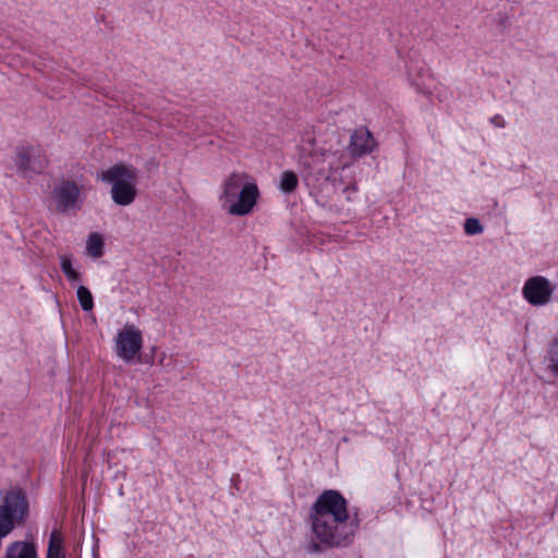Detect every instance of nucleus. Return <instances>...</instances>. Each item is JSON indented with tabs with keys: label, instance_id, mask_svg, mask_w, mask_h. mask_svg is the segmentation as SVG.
Wrapping results in <instances>:
<instances>
[{
	"label": "nucleus",
	"instance_id": "3",
	"mask_svg": "<svg viewBox=\"0 0 558 558\" xmlns=\"http://www.w3.org/2000/svg\"><path fill=\"white\" fill-rule=\"evenodd\" d=\"M260 198L256 179L245 171H232L220 183L218 201L230 216L251 215Z\"/></svg>",
	"mask_w": 558,
	"mask_h": 558
},
{
	"label": "nucleus",
	"instance_id": "11",
	"mask_svg": "<svg viewBox=\"0 0 558 558\" xmlns=\"http://www.w3.org/2000/svg\"><path fill=\"white\" fill-rule=\"evenodd\" d=\"M104 239L101 234L93 232L86 241V253L93 258H99L104 254Z\"/></svg>",
	"mask_w": 558,
	"mask_h": 558
},
{
	"label": "nucleus",
	"instance_id": "18",
	"mask_svg": "<svg viewBox=\"0 0 558 558\" xmlns=\"http://www.w3.org/2000/svg\"><path fill=\"white\" fill-rule=\"evenodd\" d=\"M490 123L493 125H495L496 128H505L506 126V121H505L504 117L500 114H496V116L492 117Z\"/></svg>",
	"mask_w": 558,
	"mask_h": 558
},
{
	"label": "nucleus",
	"instance_id": "5",
	"mask_svg": "<svg viewBox=\"0 0 558 558\" xmlns=\"http://www.w3.org/2000/svg\"><path fill=\"white\" fill-rule=\"evenodd\" d=\"M85 198V186L70 179L59 181L50 193V204L60 214H76Z\"/></svg>",
	"mask_w": 558,
	"mask_h": 558
},
{
	"label": "nucleus",
	"instance_id": "8",
	"mask_svg": "<svg viewBox=\"0 0 558 558\" xmlns=\"http://www.w3.org/2000/svg\"><path fill=\"white\" fill-rule=\"evenodd\" d=\"M554 290L547 278L535 276L525 281L522 294L531 305L543 306L550 302Z\"/></svg>",
	"mask_w": 558,
	"mask_h": 558
},
{
	"label": "nucleus",
	"instance_id": "13",
	"mask_svg": "<svg viewBox=\"0 0 558 558\" xmlns=\"http://www.w3.org/2000/svg\"><path fill=\"white\" fill-rule=\"evenodd\" d=\"M47 558H64L62 551V536L58 531H52L50 534Z\"/></svg>",
	"mask_w": 558,
	"mask_h": 558
},
{
	"label": "nucleus",
	"instance_id": "12",
	"mask_svg": "<svg viewBox=\"0 0 558 558\" xmlns=\"http://www.w3.org/2000/svg\"><path fill=\"white\" fill-rule=\"evenodd\" d=\"M299 179L298 175L291 171L286 170L280 175L279 190L284 194L294 192L298 187Z\"/></svg>",
	"mask_w": 558,
	"mask_h": 558
},
{
	"label": "nucleus",
	"instance_id": "14",
	"mask_svg": "<svg viewBox=\"0 0 558 558\" xmlns=\"http://www.w3.org/2000/svg\"><path fill=\"white\" fill-rule=\"evenodd\" d=\"M60 267L69 281L74 282L80 279L78 271L73 268L71 256H69V255L60 256Z\"/></svg>",
	"mask_w": 558,
	"mask_h": 558
},
{
	"label": "nucleus",
	"instance_id": "19",
	"mask_svg": "<svg viewBox=\"0 0 558 558\" xmlns=\"http://www.w3.org/2000/svg\"><path fill=\"white\" fill-rule=\"evenodd\" d=\"M320 550L319 544H312L310 547L311 553H318Z\"/></svg>",
	"mask_w": 558,
	"mask_h": 558
},
{
	"label": "nucleus",
	"instance_id": "10",
	"mask_svg": "<svg viewBox=\"0 0 558 558\" xmlns=\"http://www.w3.org/2000/svg\"><path fill=\"white\" fill-rule=\"evenodd\" d=\"M544 360L547 371L558 378V336L548 343Z\"/></svg>",
	"mask_w": 558,
	"mask_h": 558
},
{
	"label": "nucleus",
	"instance_id": "9",
	"mask_svg": "<svg viewBox=\"0 0 558 558\" xmlns=\"http://www.w3.org/2000/svg\"><path fill=\"white\" fill-rule=\"evenodd\" d=\"M3 558H38V555L34 543L16 541L5 548Z\"/></svg>",
	"mask_w": 558,
	"mask_h": 558
},
{
	"label": "nucleus",
	"instance_id": "1",
	"mask_svg": "<svg viewBox=\"0 0 558 558\" xmlns=\"http://www.w3.org/2000/svg\"><path fill=\"white\" fill-rule=\"evenodd\" d=\"M376 147L372 133L366 128L353 131L345 151L340 135L331 132L328 141L317 149L306 153L301 147L298 163L302 169L303 180L310 189L311 195L322 207L330 206L331 195L338 182L337 172L349 168L352 158H360L371 154Z\"/></svg>",
	"mask_w": 558,
	"mask_h": 558
},
{
	"label": "nucleus",
	"instance_id": "17",
	"mask_svg": "<svg viewBox=\"0 0 558 558\" xmlns=\"http://www.w3.org/2000/svg\"><path fill=\"white\" fill-rule=\"evenodd\" d=\"M357 191H359V186H357L356 182H352L343 187L342 194L344 195L347 202H354Z\"/></svg>",
	"mask_w": 558,
	"mask_h": 558
},
{
	"label": "nucleus",
	"instance_id": "4",
	"mask_svg": "<svg viewBox=\"0 0 558 558\" xmlns=\"http://www.w3.org/2000/svg\"><path fill=\"white\" fill-rule=\"evenodd\" d=\"M137 177V170L123 162L116 163L97 174V179L111 184V198L119 206H129L135 201Z\"/></svg>",
	"mask_w": 558,
	"mask_h": 558
},
{
	"label": "nucleus",
	"instance_id": "15",
	"mask_svg": "<svg viewBox=\"0 0 558 558\" xmlns=\"http://www.w3.org/2000/svg\"><path fill=\"white\" fill-rule=\"evenodd\" d=\"M77 300L83 311L89 312L94 307V300L88 288L80 286L76 291Z\"/></svg>",
	"mask_w": 558,
	"mask_h": 558
},
{
	"label": "nucleus",
	"instance_id": "2",
	"mask_svg": "<svg viewBox=\"0 0 558 558\" xmlns=\"http://www.w3.org/2000/svg\"><path fill=\"white\" fill-rule=\"evenodd\" d=\"M311 531L319 544L329 548L350 545L359 527L352 519L348 501L333 489L324 490L310 509Z\"/></svg>",
	"mask_w": 558,
	"mask_h": 558
},
{
	"label": "nucleus",
	"instance_id": "16",
	"mask_svg": "<svg viewBox=\"0 0 558 558\" xmlns=\"http://www.w3.org/2000/svg\"><path fill=\"white\" fill-rule=\"evenodd\" d=\"M484 231V227L477 218H468L464 222V232L468 235L481 234Z\"/></svg>",
	"mask_w": 558,
	"mask_h": 558
},
{
	"label": "nucleus",
	"instance_id": "6",
	"mask_svg": "<svg viewBox=\"0 0 558 558\" xmlns=\"http://www.w3.org/2000/svg\"><path fill=\"white\" fill-rule=\"evenodd\" d=\"M143 333L133 324H125L114 337V351L125 363L133 362L143 348Z\"/></svg>",
	"mask_w": 558,
	"mask_h": 558
},
{
	"label": "nucleus",
	"instance_id": "7",
	"mask_svg": "<svg viewBox=\"0 0 558 558\" xmlns=\"http://www.w3.org/2000/svg\"><path fill=\"white\" fill-rule=\"evenodd\" d=\"M14 165L22 177L29 178L41 173L48 165V159L41 147L23 146L16 149Z\"/></svg>",
	"mask_w": 558,
	"mask_h": 558
}]
</instances>
